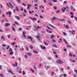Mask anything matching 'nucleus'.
<instances>
[{
    "mask_svg": "<svg viewBox=\"0 0 77 77\" xmlns=\"http://www.w3.org/2000/svg\"><path fill=\"white\" fill-rule=\"evenodd\" d=\"M7 37L8 38V39H9V38H11V36H10V35H7Z\"/></svg>",
    "mask_w": 77,
    "mask_h": 77,
    "instance_id": "6e6d98bb",
    "label": "nucleus"
},
{
    "mask_svg": "<svg viewBox=\"0 0 77 77\" xmlns=\"http://www.w3.org/2000/svg\"><path fill=\"white\" fill-rule=\"evenodd\" d=\"M67 69H70V68L69 67H68V66L67 67Z\"/></svg>",
    "mask_w": 77,
    "mask_h": 77,
    "instance_id": "338daca9",
    "label": "nucleus"
},
{
    "mask_svg": "<svg viewBox=\"0 0 77 77\" xmlns=\"http://www.w3.org/2000/svg\"><path fill=\"white\" fill-rule=\"evenodd\" d=\"M19 69L20 67H17V71H19Z\"/></svg>",
    "mask_w": 77,
    "mask_h": 77,
    "instance_id": "473e14b6",
    "label": "nucleus"
},
{
    "mask_svg": "<svg viewBox=\"0 0 77 77\" xmlns=\"http://www.w3.org/2000/svg\"><path fill=\"white\" fill-rule=\"evenodd\" d=\"M44 44H45V45H48V43H46V42H43Z\"/></svg>",
    "mask_w": 77,
    "mask_h": 77,
    "instance_id": "393cba45",
    "label": "nucleus"
},
{
    "mask_svg": "<svg viewBox=\"0 0 77 77\" xmlns=\"http://www.w3.org/2000/svg\"><path fill=\"white\" fill-rule=\"evenodd\" d=\"M26 50H27V51H29V47H26Z\"/></svg>",
    "mask_w": 77,
    "mask_h": 77,
    "instance_id": "3c124183",
    "label": "nucleus"
},
{
    "mask_svg": "<svg viewBox=\"0 0 77 77\" xmlns=\"http://www.w3.org/2000/svg\"><path fill=\"white\" fill-rule=\"evenodd\" d=\"M27 38L28 39H30L31 41H33V38H32L31 36H28L27 37Z\"/></svg>",
    "mask_w": 77,
    "mask_h": 77,
    "instance_id": "7ed1b4c3",
    "label": "nucleus"
},
{
    "mask_svg": "<svg viewBox=\"0 0 77 77\" xmlns=\"http://www.w3.org/2000/svg\"><path fill=\"white\" fill-rule=\"evenodd\" d=\"M5 30L7 31H9V29H5Z\"/></svg>",
    "mask_w": 77,
    "mask_h": 77,
    "instance_id": "864d4df0",
    "label": "nucleus"
},
{
    "mask_svg": "<svg viewBox=\"0 0 77 77\" xmlns=\"http://www.w3.org/2000/svg\"><path fill=\"white\" fill-rule=\"evenodd\" d=\"M53 2H57V0H52Z\"/></svg>",
    "mask_w": 77,
    "mask_h": 77,
    "instance_id": "8fccbe9b",
    "label": "nucleus"
},
{
    "mask_svg": "<svg viewBox=\"0 0 77 77\" xmlns=\"http://www.w3.org/2000/svg\"><path fill=\"white\" fill-rule=\"evenodd\" d=\"M15 8H16V11H17V12H18V7L16 6Z\"/></svg>",
    "mask_w": 77,
    "mask_h": 77,
    "instance_id": "f3484780",
    "label": "nucleus"
},
{
    "mask_svg": "<svg viewBox=\"0 0 77 77\" xmlns=\"http://www.w3.org/2000/svg\"><path fill=\"white\" fill-rule=\"evenodd\" d=\"M8 14H9V17H11V15H12V12L9 11L8 12Z\"/></svg>",
    "mask_w": 77,
    "mask_h": 77,
    "instance_id": "ddd939ff",
    "label": "nucleus"
},
{
    "mask_svg": "<svg viewBox=\"0 0 77 77\" xmlns=\"http://www.w3.org/2000/svg\"><path fill=\"white\" fill-rule=\"evenodd\" d=\"M58 20L60 21H61L62 23H63V22H65V20L64 19H58Z\"/></svg>",
    "mask_w": 77,
    "mask_h": 77,
    "instance_id": "39448f33",
    "label": "nucleus"
},
{
    "mask_svg": "<svg viewBox=\"0 0 77 77\" xmlns=\"http://www.w3.org/2000/svg\"><path fill=\"white\" fill-rule=\"evenodd\" d=\"M11 25V24L9 23H6L5 24V27H8V26H9Z\"/></svg>",
    "mask_w": 77,
    "mask_h": 77,
    "instance_id": "423d86ee",
    "label": "nucleus"
},
{
    "mask_svg": "<svg viewBox=\"0 0 77 77\" xmlns=\"http://www.w3.org/2000/svg\"><path fill=\"white\" fill-rule=\"evenodd\" d=\"M48 60H51V58L49 57H48Z\"/></svg>",
    "mask_w": 77,
    "mask_h": 77,
    "instance_id": "c756f323",
    "label": "nucleus"
},
{
    "mask_svg": "<svg viewBox=\"0 0 77 77\" xmlns=\"http://www.w3.org/2000/svg\"><path fill=\"white\" fill-rule=\"evenodd\" d=\"M37 28L38 29H40V28H41V27H41V26H37Z\"/></svg>",
    "mask_w": 77,
    "mask_h": 77,
    "instance_id": "37998d69",
    "label": "nucleus"
},
{
    "mask_svg": "<svg viewBox=\"0 0 77 77\" xmlns=\"http://www.w3.org/2000/svg\"><path fill=\"white\" fill-rule=\"evenodd\" d=\"M63 41L65 42L66 44H67V45H68V43H67V42H66V41H65V40L63 39Z\"/></svg>",
    "mask_w": 77,
    "mask_h": 77,
    "instance_id": "7c9ffc66",
    "label": "nucleus"
},
{
    "mask_svg": "<svg viewBox=\"0 0 77 77\" xmlns=\"http://www.w3.org/2000/svg\"><path fill=\"white\" fill-rule=\"evenodd\" d=\"M53 46L55 47V48H57V46H56V45H54V44L53 45Z\"/></svg>",
    "mask_w": 77,
    "mask_h": 77,
    "instance_id": "c85d7f7f",
    "label": "nucleus"
},
{
    "mask_svg": "<svg viewBox=\"0 0 77 77\" xmlns=\"http://www.w3.org/2000/svg\"><path fill=\"white\" fill-rule=\"evenodd\" d=\"M52 41H53V42H56V41L55 40H54V39H52Z\"/></svg>",
    "mask_w": 77,
    "mask_h": 77,
    "instance_id": "69168bd1",
    "label": "nucleus"
},
{
    "mask_svg": "<svg viewBox=\"0 0 77 77\" xmlns=\"http://www.w3.org/2000/svg\"><path fill=\"white\" fill-rule=\"evenodd\" d=\"M25 72H24V71H23V75H25Z\"/></svg>",
    "mask_w": 77,
    "mask_h": 77,
    "instance_id": "052dcab7",
    "label": "nucleus"
},
{
    "mask_svg": "<svg viewBox=\"0 0 77 77\" xmlns=\"http://www.w3.org/2000/svg\"><path fill=\"white\" fill-rule=\"evenodd\" d=\"M23 36H24V37L25 38H26V35H25V34H26V32H23Z\"/></svg>",
    "mask_w": 77,
    "mask_h": 77,
    "instance_id": "4468645a",
    "label": "nucleus"
},
{
    "mask_svg": "<svg viewBox=\"0 0 77 77\" xmlns=\"http://www.w3.org/2000/svg\"><path fill=\"white\" fill-rule=\"evenodd\" d=\"M20 50L21 51H24V48H22V49H20Z\"/></svg>",
    "mask_w": 77,
    "mask_h": 77,
    "instance_id": "603ef678",
    "label": "nucleus"
},
{
    "mask_svg": "<svg viewBox=\"0 0 77 77\" xmlns=\"http://www.w3.org/2000/svg\"><path fill=\"white\" fill-rule=\"evenodd\" d=\"M60 41H58V42H59L60 43H61V42H62V38H60Z\"/></svg>",
    "mask_w": 77,
    "mask_h": 77,
    "instance_id": "a211bd4d",
    "label": "nucleus"
},
{
    "mask_svg": "<svg viewBox=\"0 0 77 77\" xmlns=\"http://www.w3.org/2000/svg\"><path fill=\"white\" fill-rule=\"evenodd\" d=\"M40 47L41 48H42V50H45V49H46V48L45 46L43 47L41 45L40 46Z\"/></svg>",
    "mask_w": 77,
    "mask_h": 77,
    "instance_id": "6e6552de",
    "label": "nucleus"
},
{
    "mask_svg": "<svg viewBox=\"0 0 77 77\" xmlns=\"http://www.w3.org/2000/svg\"><path fill=\"white\" fill-rule=\"evenodd\" d=\"M22 5H23L24 6H26V5L25 4L23 3H22Z\"/></svg>",
    "mask_w": 77,
    "mask_h": 77,
    "instance_id": "ea45409f",
    "label": "nucleus"
},
{
    "mask_svg": "<svg viewBox=\"0 0 77 77\" xmlns=\"http://www.w3.org/2000/svg\"><path fill=\"white\" fill-rule=\"evenodd\" d=\"M65 28H67V29H69V26L68 25H66L65 26Z\"/></svg>",
    "mask_w": 77,
    "mask_h": 77,
    "instance_id": "b1692460",
    "label": "nucleus"
},
{
    "mask_svg": "<svg viewBox=\"0 0 77 77\" xmlns=\"http://www.w3.org/2000/svg\"><path fill=\"white\" fill-rule=\"evenodd\" d=\"M72 44L73 46H75V45H76V44L74 43H72Z\"/></svg>",
    "mask_w": 77,
    "mask_h": 77,
    "instance_id": "a878e982",
    "label": "nucleus"
},
{
    "mask_svg": "<svg viewBox=\"0 0 77 77\" xmlns=\"http://www.w3.org/2000/svg\"><path fill=\"white\" fill-rule=\"evenodd\" d=\"M14 18L17 20H20V17L19 16H14Z\"/></svg>",
    "mask_w": 77,
    "mask_h": 77,
    "instance_id": "20e7f679",
    "label": "nucleus"
},
{
    "mask_svg": "<svg viewBox=\"0 0 77 77\" xmlns=\"http://www.w3.org/2000/svg\"><path fill=\"white\" fill-rule=\"evenodd\" d=\"M9 52H10L9 55H12V54H14V52H13L12 49L11 48H9Z\"/></svg>",
    "mask_w": 77,
    "mask_h": 77,
    "instance_id": "f257e3e1",
    "label": "nucleus"
},
{
    "mask_svg": "<svg viewBox=\"0 0 77 77\" xmlns=\"http://www.w3.org/2000/svg\"><path fill=\"white\" fill-rule=\"evenodd\" d=\"M34 68L35 69H37V68H36V66H34Z\"/></svg>",
    "mask_w": 77,
    "mask_h": 77,
    "instance_id": "c03bdc74",
    "label": "nucleus"
},
{
    "mask_svg": "<svg viewBox=\"0 0 77 77\" xmlns=\"http://www.w3.org/2000/svg\"><path fill=\"white\" fill-rule=\"evenodd\" d=\"M17 62H15V64H12V66H16V67H17Z\"/></svg>",
    "mask_w": 77,
    "mask_h": 77,
    "instance_id": "0eeeda50",
    "label": "nucleus"
},
{
    "mask_svg": "<svg viewBox=\"0 0 77 77\" xmlns=\"http://www.w3.org/2000/svg\"><path fill=\"white\" fill-rule=\"evenodd\" d=\"M7 6L9 8H11V7H10V6H9V4H8V3H7Z\"/></svg>",
    "mask_w": 77,
    "mask_h": 77,
    "instance_id": "f704fd0d",
    "label": "nucleus"
},
{
    "mask_svg": "<svg viewBox=\"0 0 77 77\" xmlns=\"http://www.w3.org/2000/svg\"><path fill=\"white\" fill-rule=\"evenodd\" d=\"M63 34L64 35H66V33H65V32H63Z\"/></svg>",
    "mask_w": 77,
    "mask_h": 77,
    "instance_id": "09e8293b",
    "label": "nucleus"
},
{
    "mask_svg": "<svg viewBox=\"0 0 77 77\" xmlns=\"http://www.w3.org/2000/svg\"><path fill=\"white\" fill-rule=\"evenodd\" d=\"M41 33H45V32L44 31H41Z\"/></svg>",
    "mask_w": 77,
    "mask_h": 77,
    "instance_id": "4d7b16f0",
    "label": "nucleus"
},
{
    "mask_svg": "<svg viewBox=\"0 0 77 77\" xmlns=\"http://www.w3.org/2000/svg\"><path fill=\"white\" fill-rule=\"evenodd\" d=\"M35 38H36L37 39H39V38H40V37L38 36H35Z\"/></svg>",
    "mask_w": 77,
    "mask_h": 77,
    "instance_id": "2f4dec72",
    "label": "nucleus"
},
{
    "mask_svg": "<svg viewBox=\"0 0 77 77\" xmlns=\"http://www.w3.org/2000/svg\"><path fill=\"white\" fill-rule=\"evenodd\" d=\"M54 35H52L51 36V38H54Z\"/></svg>",
    "mask_w": 77,
    "mask_h": 77,
    "instance_id": "72a5a7b5",
    "label": "nucleus"
},
{
    "mask_svg": "<svg viewBox=\"0 0 77 77\" xmlns=\"http://www.w3.org/2000/svg\"><path fill=\"white\" fill-rule=\"evenodd\" d=\"M5 20H2L1 21V22L2 23H4L5 22Z\"/></svg>",
    "mask_w": 77,
    "mask_h": 77,
    "instance_id": "5fc2aeb1",
    "label": "nucleus"
},
{
    "mask_svg": "<svg viewBox=\"0 0 77 77\" xmlns=\"http://www.w3.org/2000/svg\"><path fill=\"white\" fill-rule=\"evenodd\" d=\"M23 11L25 13H27V11H26V9H24Z\"/></svg>",
    "mask_w": 77,
    "mask_h": 77,
    "instance_id": "c9c22d12",
    "label": "nucleus"
},
{
    "mask_svg": "<svg viewBox=\"0 0 77 77\" xmlns=\"http://www.w3.org/2000/svg\"><path fill=\"white\" fill-rule=\"evenodd\" d=\"M67 23H69V24H72V22H71V21H69L68 20H67Z\"/></svg>",
    "mask_w": 77,
    "mask_h": 77,
    "instance_id": "5701e85b",
    "label": "nucleus"
},
{
    "mask_svg": "<svg viewBox=\"0 0 77 77\" xmlns=\"http://www.w3.org/2000/svg\"><path fill=\"white\" fill-rule=\"evenodd\" d=\"M9 5L11 7H12V8H14V7H13V6H12V5H11V3L10 2H9Z\"/></svg>",
    "mask_w": 77,
    "mask_h": 77,
    "instance_id": "412c9836",
    "label": "nucleus"
},
{
    "mask_svg": "<svg viewBox=\"0 0 77 77\" xmlns=\"http://www.w3.org/2000/svg\"><path fill=\"white\" fill-rule=\"evenodd\" d=\"M47 28H48V29H49L50 30H51V29H52L51 28H50V27H49V26H47Z\"/></svg>",
    "mask_w": 77,
    "mask_h": 77,
    "instance_id": "4c0bfd02",
    "label": "nucleus"
},
{
    "mask_svg": "<svg viewBox=\"0 0 77 77\" xmlns=\"http://www.w3.org/2000/svg\"><path fill=\"white\" fill-rule=\"evenodd\" d=\"M8 72L10 73H11V74L12 75H14V74L12 72L11 70H9L8 71Z\"/></svg>",
    "mask_w": 77,
    "mask_h": 77,
    "instance_id": "f8f14e48",
    "label": "nucleus"
},
{
    "mask_svg": "<svg viewBox=\"0 0 77 77\" xmlns=\"http://www.w3.org/2000/svg\"><path fill=\"white\" fill-rule=\"evenodd\" d=\"M66 3H67V2H66V1H65L64 2H63V3L64 4H66Z\"/></svg>",
    "mask_w": 77,
    "mask_h": 77,
    "instance_id": "0e129e2a",
    "label": "nucleus"
},
{
    "mask_svg": "<svg viewBox=\"0 0 77 77\" xmlns=\"http://www.w3.org/2000/svg\"><path fill=\"white\" fill-rule=\"evenodd\" d=\"M53 20H56V17H54L53 18H52Z\"/></svg>",
    "mask_w": 77,
    "mask_h": 77,
    "instance_id": "13d9d810",
    "label": "nucleus"
},
{
    "mask_svg": "<svg viewBox=\"0 0 77 77\" xmlns=\"http://www.w3.org/2000/svg\"><path fill=\"white\" fill-rule=\"evenodd\" d=\"M59 11H60V10H58V11H56V13H57V14H58V13H59Z\"/></svg>",
    "mask_w": 77,
    "mask_h": 77,
    "instance_id": "e2e57ef3",
    "label": "nucleus"
},
{
    "mask_svg": "<svg viewBox=\"0 0 77 77\" xmlns=\"http://www.w3.org/2000/svg\"><path fill=\"white\" fill-rule=\"evenodd\" d=\"M12 29L14 31V32H16V30H15V28H14V27H13L12 28Z\"/></svg>",
    "mask_w": 77,
    "mask_h": 77,
    "instance_id": "aec40b11",
    "label": "nucleus"
},
{
    "mask_svg": "<svg viewBox=\"0 0 77 77\" xmlns=\"http://www.w3.org/2000/svg\"><path fill=\"white\" fill-rule=\"evenodd\" d=\"M49 25L51 26V27H53V28H55V27L54 26L51 25L50 24H49Z\"/></svg>",
    "mask_w": 77,
    "mask_h": 77,
    "instance_id": "6ab92c4d",
    "label": "nucleus"
},
{
    "mask_svg": "<svg viewBox=\"0 0 77 77\" xmlns=\"http://www.w3.org/2000/svg\"><path fill=\"white\" fill-rule=\"evenodd\" d=\"M75 21H77V17L75 16Z\"/></svg>",
    "mask_w": 77,
    "mask_h": 77,
    "instance_id": "e433bc0d",
    "label": "nucleus"
},
{
    "mask_svg": "<svg viewBox=\"0 0 77 77\" xmlns=\"http://www.w3.org/2000/svg\"><path fill=\"white\" fill-rule=\"evenodd\" d=\"M54 10H56L57 9V7H56V6L54 7Z\"/></svg>",
    "mask_w": 77,
    "mask_h": 77,
    "instance_id": "cd10ccee",
    "label": "nucleus"
},
{
    "mask_svg": "<svg viewBox=\"0 0 77 77\" xmlns=\"http://www.w3.org/2000/svg\"><path fill=\"white\" fill-rule=\"evenodd\" d=\"M73 77H76V74H74L72 75Z\"/></svg>",
    "mask_w": 77,
    "mask_h": 77,
    "instance_id": "a19ab883",
    "label": "nucleus"
},
{
    "mask_svg": "<svg viewBox=\"0 0 77 77\" xmlns=\"http://www.w3.org/2000/svg\"><path fill=\"white\" fill-rule=\"evenodd\" d=\"M32 20L34 21V20H36V21H37V19H36L35 18H32Z\"/></svg>",
    "mask_w": 77,
    "mask_h": 77,
    "instance_id": "58836bf2",
    "label": "nucleus"
},
{
    "mask_svg": "<svg viewBox=\"0 0 77 77\" xmlns=\"http://www.w3.org/2000/svg\"><path fill=\"white\" fill-rule=\"evenodd\" d=\"M27 54V55H28V56H31L32 54H31V53H28Z\"/></svg>",
    "mask_w": 77,
    "mask_h": 77,
    "instance_id": "4be33fe9",
    "label": "nucleus"
},
{
    "mask_svg": "<svg viewBox=\"0 0 77 77\" xmlns=\"http://www.w3.org/2000/svg\"><path fill=\"white\" fill-rule=\"evenodd\" d=\"M1 39H3L4 41H5V38L4 37V36L3 35H2L1 37Z\"/></svg>",
    "mask_w": 77,
    "mask_h": 77,
    "instance_id": "9d476101",
    "label": "nucleus"
},
{
    "mask_svg": "<svg viewBox=\"0 0 77 77\" xmlns=\"http://www.w3.org/2000/svg\"><path fill=\"white\" fill-rule=\"evenodd\" d=\"M27 5H28V6L27 7V9H29L30 8V7H31V6H32V5H31L29 4H28Z\"/></svg>",
    "mask_w": 77,
    "mask_h": 77,
    "instance_id": "9b49d317",
    "label": "nucleus"
},
{
    "mask_svg": "<svg viewBox=\"0 0 77 77\" xmlns=\"http://www.w3.org/2000/svg\"><path fill=\"white\" fill-rule=\"evenodd\" d=\"M23 8H21V9L20 10V11H23Z\"/></svg>",
    "mask_w": 77,
    "mask_h": 77,
    "instance_id": "680f3d73",
    "label": "nucleus"
},
{
    "mask_svg": "<svg viewBox=\"0 0 77 77\" xmlns=\"http://www.w3.org/2000/svg\"><path fill=\"white\" fill-rule=\"evenodd\" d=\"M50 66H48L47 67H46V66H45V68H47V69H48V68H50Z\"/></svg>",
    "mask_w": 77,
    "mask_h": 77,
    "instance_id": "2eb2a0df",
    "label": "nucleus"
},
{
    "mask_svg": "<svg viewBox=\"0 0 77 77\" xmlns=\"http://www.w3.org/2000/svg\"><path fill=\"white\" fill-rule=\"evenodd\" d=\"M25 57V58H26V59H27L28 58V57H27V55H26L25 56H24Z\"/></svg>",
    "mask_w": 77,
    "mask_h": 77,
    "instance_id": "79ce46f5",
    "label": "nucleus"
},
{
    "mask_svg": "<svg viewBox=\"0 0 77 77\" xmlns=\"http://www.w3.org/2000/svg\"><path fill=\"white\" fill-rule=\"evenodd\" d=\"M70 15H74V13L72 12L70 13Z\"/></svg>",
    "mask_w": 77,
    "mask_h": 77,
    "instance_id": "a18cd8bd",
    "label": "nucleus"
},
{
    "mask_svg": "<svg viewBox=\"0 0 77 77\" xmlns=\"http://www.w3.org/2000/svg\"><path fill=\"white\" fill-rule=\"evenodd\" d=\"M61 10L62 12H64L65 11V10H66V8H61Z\"/></svg>",
    "mask_w": 77,
    "mask_h": 77,
    "instance_id": "1a4fd4ad",
    "label": "nucleus"
},
{
    "mask_svg": "<svg viewBox=\"0 0 77 77\" xmlns=\"http://www.w3.org/2000/svg\"><path fill=\"white\" fill-rule=\"evenodd\" d=\"M33 52L35 53V54H38V52L37 51H35V50H34L33 51Z\"/></svg>",
    "mask_w": 77,
    "mask_h": 77,
    "instance_id": "dca6fc26",
    "label": "nucleus"
},
{
    "mask_svg": "<svg viewBox=\"0 0 77 77\" xmlns=\"http://www.w3.org/2000/svg\"><path fill=\"white\" fill-rule=\"evenodd\" d=\"M30 70L32 71L33 73H34V70L32 69H30Z\"/></svg>",
    "mask_w": 77,
    "mask_h": 77,
    "instance_id": "de8ad7c7",
    "label": "nucleus"
},
{
    "mask_svg": "<svg viewBox=\"0 0 77 77\" xmlns=\"http://www.w3.org/2000/svg\"><path fill=\"white\" fill-rule=\"evenodd\" d=\"M30 49H31V50H32V49H33V47H32V46H30Z\"/></svg>",
    "mask_w": 77,
    "mask_h": 77,
    "instance_id": "49530a36",
    "label": "nucleus"
},
{
    "mask_svg": "<svg viewBox=\"0 0 77 77\" xmlns=\"http://www.w3.org/2000/svg\"><path fill=\"white\" fill-rule=\"evenodd\" d=\"M69 56H72V54L71 52L69 53Z\"/></svg>",
    "mask_w": 77,
    "mask_h": 77,
    "instance_id": "bb28decb",
    "label": "nucleus"
},
{
    "mask_svg": "<svg viewBox=\"0 0 77 77\" xmlns=\"http://www.w3.org/2000/svg\"><path fill=\"white\" fill-rule=\"evenodd\" d=\"M74 71L75 72H76V74H77V70H74Z\"/></svg>",
    "mask_w": 77,
    "mask_h": 77,
    "instance_id": "774afa93",
    "label": "nucleus"
},
{
    "mask_svg": "<svg viewBox=\"0 0 77 77\" xmlns=\"http://www.w3.org/2000/svg\"><path fill=\"white\" fill-rule=\"evenodd\" d=\"M29 12L30 14H32V11H29Z\"/></svg>",
    "mask_w": 77,
    "mask_h": 77,
    "instance_id": "bf43d9fd",
    "label": "nucleus"
},
{
    "mask_svg": "<svg viewBox=\"0 0 77 77\" xmlns=\"http://www.w3.org/2000/svg\"><path fill=\"white\" fill-rule=\"evenodd\" d=\"M57 63H59L60 64H62L64 62H63V61H62V60L58 59V61H57Z\"/></svg>",
    "mask_w": 77,
    "mask_h": 77,
    "instance_id": "f03ea898",
    "label": "nucleus"
}]
</instances>
